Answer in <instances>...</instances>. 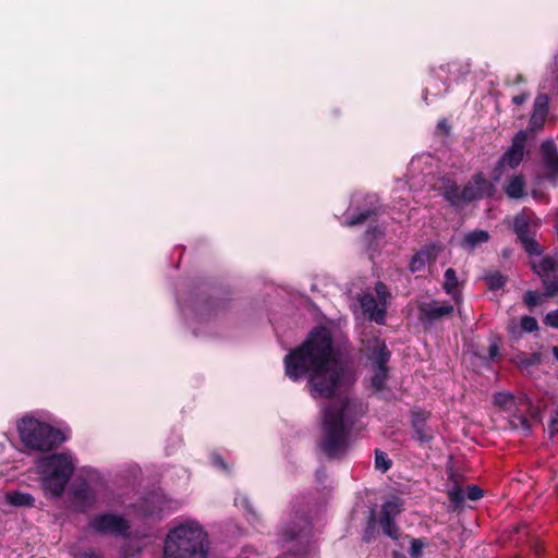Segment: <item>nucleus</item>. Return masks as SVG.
Wrapping results in <instances>:
<instances>
[{"label": "nucleus", "instance_id": "obj_36", "mask_svg": "<svg viewBox=\"0 0 558 558\" xmlns=\"http://www.w3.org/2000/svg\"><path fill=\"white\" fill-rule=\"evenodd\" d=\"M545 119L546 117L533 112L529 124L530 130L533 132L541 130L544 125Z\"/></svg>", "mask_w": 558, "mask_h": 558}, {"label": "nucleus", "instance_id": "obj_14", "mask_svg": "<svg viewBox=\"0 0 558 558\" xmlns=\"http://www.w3.org/2000/svg\"><path fill=\"white\" fill-rule=\"evenodd\" d=\"M541 153L547 171V179L554 181L558 173V153L554 142H544L541 146Z\"/></svg>", "mask_w": 558, "mask_h": 558}, {"label": "nucleus", "instance_id": "obj_32", "mask_svg": "<svg viewBox=\"0 0 558 558\" xmlns=\"http://www.w3.org/2000/svg\"><path fill=\"white\" fill-rule=\"evenodd\" d=\"M376 210H377L376 207H372L364 211H361L356 216H352L350 218V220L348 221V226H355V225L366 221L371 216L376 214Z\"/></svg>", "mask_w": 558, "mask_h": 558}, {"label": "nucleus", "instance_id": "obj_26", "mask_svg": "<svg viewBox=\"0 0 558 558\" xmlns=\"http://www.w3.org/2000/svg\"><path fill=\"white\" fill-rule=\"evenodd\" d=\"M78 499L83 500L84 506L89 505L94 501V494L86 484H83V486L78 490H72V507L74 506V501Z\"/></svg>", "mask_w": 558, "mask_h": 558}, {"label": "nucleus", "instance_id": "obj_41", "mask_svg": "<svg viewBox=\"0 0 558 558\" xmlns=\"http://www.w3.org/2000/svg\"><path fill=\"white\" fill-rule=\"evenodd\" d=\"M373 529H374V518H371L369 523H368V529L366 530V532L364 534V539L366 542H371V539H372V532L369 530H373Z\"/></svg>", "mask_w": 558, "mask_h": 558}, {"label": "nucleus", "instance_id": "obj_12", "mask_svg": "<svg viewBox=\"0 0 558 558\" xmlns=\"http://www.w3.org/2000/svg\"><path fill=\"white\" fill-rule=\"evenodd\" d=\"M526 132L520 131L513 138L511 147L501 157L499 165L501 167H509L511 169L518 167L523 159L524 146L526 142Z\"/></svg>", "mask_w": 558, "mask_h": 558}, {"label": "nucleus", "instance_id": "obj_49", "mask_svg": "<svg viewBox=\"0 0 558 558\" xmlns=\"http://www.w3.org/2000/svg\"><path fill=\"white\" fill-rule=\"evenodd\" d=\"M554 356L558 360V347L553 348Z\"/></svg>", "mask_w": 558, "mask_h": 558}, {"label": "nucleus", "instance_id": "obj_29", "mask_svg": "<svg viewBox=\"0 0 558 558\" xmlns=\"http://www.w3.org/2000/svg\"><path fill=\"white\" fill-rule=\"evenodd\" d=\"M548 96L546 94H539L534 101V113H538L539 116H547L548 112Z\"/></svg>", "mask_w": 558, "mask_h": 558}, {"label": "nucleus", "instance_id": "obj_7", "mask_svg": "<svg viewBox=\"0 0 558 558\" xmlns=\"http://www.w3.org/2000/svg\"><path fill=\"white\" fill-rule=\"evenodd\" d=\"M366 354L373 367L371 385L376 392H380L388 377L386 364L390 359V352L383 340L374 338L366 343Z\"/></svg>", "mask_w": 558, "mask_h": 558}, {"label": "nucleus", "instance_id": "obj_30", "mask_svg": "<svg viewBox=\"0 0 558 558\" xmlns=\"http://www.w3.org/2000/svg\"><path fill=\"white\" fill-rule=\"evenodd\" d=\"M391 461L388 456L380 450H375V468L381 472H386L390 469Z\"/></svg>", "mask_w": 558, "mask_h": 558}, {"label": "nucleus", "instance_id": "obj_37", "mask_svg": "<svg viewBox=\"0 0 558 558\" xmlns=\"http://www.w3.org/2000/svg\"><path fill=\"white\" fill-rule=\"evenodd\" d=\"M465 492V497L470 500H477L483 496V490L475 485L468 486Z\"/></svg>", "mask_w": 558, "mask_h": 558}, {"label": "nucleus", "instance_id": "obj_10", "mask_svg": "<svg viewBox=\"0 0 558 558\" xmlns=\"http://www.w3.org/2000/svg\"><path fill=\"white\" fill-rule=\"evenodd\" d=\"M514 231L524 250L530 255H541L542 248L534 239V231L531 226V218L526 214H520L514 218Z\"/></svg>", "mask_w": 558, "mask_h": 558}, {"label": "nucleus", "instance_id": "obj_11", "mask_svg": "<svg viewBox=\"0 0 558 558\" xmlns=\"http://www.w3.org/2000/svg\"><path fill=\"white\" fill-rule=\"evenodd\" d=\"M494 185L481 173L472 177V179L464 186V199L470 203L475 199H482L492 194Z\"/></svg>", "mask_w": 558, "mask_h": 558}, {"label": "nucleus", "instance_id": "obj_17", "mask_svg": "<svg viewBox=\"0 0 558 558\" xmlns=\"http://www.w3.org/2000/svg\"><path fill=\"white\" fill-rule=\"evenodd\" d=\"M436 259L435 255V246L434 245H425L418 252H416L410 262V270L412 272L420 271L424 269L427 263L434 262Z\"/></svg>", "mask_w": 558, "mask_h": 558}, {"label": "nucleus", "instance_id": "obj_4", "mask_svg": "<svg viewBox=\"0 0 558 558\" xmlns=\"http://www.w3.org/2000/svg\"><path fill=\"white\" fill-rule=\"evenodd\" d=\"M17 433L24 448L35 453L54 451L66 440L60 428L32 416H25L17 422Z\"/></svg>", "mask_w": 558, "mask_h": 558}, {"label": "nucleus", "instance_id": "obj_34", "mask_svg": "<svg viewBox=\"0 0 558 558\" xmlns=\"http://www.w3.org/2000/svg\"><path fill=\"white\" fill-rule=\"evenodd\" d=\"M542 298L545 296L534 291H527L523 296V301L529 307H534L541 303Z\"/></svg>", "mask_w": 558, "mask_h": 558}, {"label": "nucleus", "instance_id": "obj_2", "mask_svg": "<svg viewBox=\"0 0 558 558\" xmlns=\"http://www.w3.org/2000/svg\"><path fill=\"white\" fill-rule=\"evenodd\" d=\"M360 405L347 397L332 401L323 410L320 448L331 459L340 458L349 448V436Z\"/></svg>", "mask_w": 558, "mask_h": 558}, {"label": "nucleus", "instance_id": "obj_24", "mask_svg": "<svg viewBox=\"0 0 558 558\" xmlns=\"http://www.w3.org/2000/svg\"><path fill=\"white\" fill-rule=\"evenodd\" d=\"M445 198L453 206H461L466 204V199H464V187L461 190L457 185H450L445 189L444 192Z\"/></svg>", "mask_w": 558, "mask_h": 558}, {"label": "nucleus", "instance_id": "obj_47", "mask_svg": "<svg viewBox=\"0 0 558 558\" xmlns=\"http://www.w3.org/2000/svg\"><path fill=\"white\" fill-rule=\"evenodd\" d=\"M524 80H523V76L521 74H518L515 76V80H514V83H522Z\"/></svg>", "mask_w": 558, "mask_h": 558}, {"label": "nucleus", "instance_id": "obj_45", "mask_svg": "<svg viewBox=\"0 0 558 558\" xmlns=\"http://www.w3.org/2000/svg\"><path fill=\"white\" fill-rule=\"evenodd\" d=\"M437 129L442 131L445 134H447L449 132V125L447 124V122L445 120H442L438 123Z\"/></svg>", "mask_w": 558, "mask_h": 558}, {"label": "nucleus", "instance_id": "obj_1", "mask_svg": "<svg viewBox=\"0 0 558 558\" xmlns=\"http://www.w3.org/2000/svg\"><path fill=\"white\" fill-rule=\"evenodd\" d=\"M286 375L296 381L308 376V391L314 398L329 399L352 383L351 375L338 361L328 329L315 328L307 340L284 357Z\"/></svg>", "mask_w": 558, "mask_h": 558}, {"label": "nucleus", "instance_id": "obj_50", "mask_svg": "<svg viewBox=\"0 0 558 558\" xmlns=\"http://www.w3.org/2000/svg\"><path fill=\"white\" fill-rule=\"evenodd\" d=\"M496 352H497V348L494 347V348H490V356H495L496 355Z\"/></svg>", "mask_w": 558, "mask_h": 558}, {"label": "nucleus", "instance_id": "obj_3", "mask_svg": "<svg viewBox=\"0 0 558 558\" xmlns=\"http://www.w3.org/2000/svg\"><path fill=\"white\" fill-rule=\"evenodd\" d=\"M207 533L197 521L179 523L165 538L163 558H207Z\"/></svg>", "mask_w": 558, "mask_h": 558}, {"label": "nucleus", "instance_id": "obj_46", "mask_svg": "<svg viewBox=\"0 0 558 558\" xmlns=\"http://www.w3.org/2000/svg\"><path fill=\"white\" fill-rule=\"evenodd\" d=\"M165 509H166V508H165V506H163V505H160V506L158 507V509H156V510H151V512H150V513L153 514V513H157V512H162Z\"/></svg>", "mask_w": 558, "mask_h": 558}, {"label": "nucleus", "instance_id": "obj_39", "mask_svg": "<svg viewBox=\"0 0 558 558\" xmlns=\"http://www.w3.org/2000/svg\"><path fill=\"white\" fill-rule=\"evenodd\" d=\"M234 505L236 507H242L246 510H250L251 507H250V502H248V499L246 498V496L244 495H241V496H238L234 498Z\"/></svg>", "mask_w": 558, "mask_h": 558}, {"label": "nucleus", "instance_id": "obj_22", "mask_svg": "<svg viewBox=\"0 0 558 558\" xmlns=\"http://www.w3.org/2000/svg\"><path fill=\"white\" fill-rule=\"evenodd\" d=\"M534 271L543 278H547L549 272L558 268V262L551 256H546L538 262L532 264Z\"/></svg>", "mask_w": 558, "mask_h": 558}, {"label": "nucleus", "instance_id": "obj_19", "mask_svg": "<svg viewBox=\"0 0 558 558\" xmlns=\"http://www.w3.org/2000/svg\"><path fill=\"white\" fill-rule=\"evenodd\" d=\"M489 240V233L485 230H474L466 233L461 242V246L465 250L473 251Z\"/></svg>", "mask_w": 558, "mask_h": 558}, {"label": "nucleus", "instance_id": "obj_25", "mask_svg": "<svg viewBox=\"0 0 558 558\" xmlns=\"http://www.w3.org/2000/svg\"><path fill=\"white\" fill-rule=\"evenodd\" d=\"M401 511V506L398 499L386 501L380 511L379 519L395 520Z\"/></svg>", "mask_w": 558, "mask_h": 558}, {"label": "nucleus", "instance_id": "obj_53", "mask_svg": "<svg viewBox=\"0 0 558 558\" xmlns=\"http://www.w3.org/2000/svg\"><path fill=\"white\" fill-rule=\"evenodd\" d=\"M71 469H72V472H73L74 471V465L73 464L71 465Z\"/></svg>", "mask_w": 558, "mask_h": 558}, {"label": "nucleus", "instance_id": "obj_28", "mask_svg": "<svg viewBox=\"0 0 558 558\" xmlns=\"http://www.w3.org/2000/svg\"><path fill=\"white\" fill-rule=\"evenodd\" d=\"M485 280L489 289L498 290L502 288L507 281L506 277L501 275L499 271L489 272L485 276Z\"/></svg>", "mask_w": 558, "mask_h": 558}, {"label": "nucleus", "instance_id": "obj_15", "mask_svg": "<svg viewBox=\"0 0 558 558\" xmlns=\"http://www.w3.org/2000/svg\"><path fill=\"white\" fill-rule=\"evenodd\" d=\"M508 332L513 338H520L523 332H533L538 329L537 320L532 316H523L520 322L511 319L507 326Z\"/></svg>", "mask_w": 558, "mask_h": 558}, {"label": "nucleus", "instance_id": "obj_20", "mask_svg": "<svg viewBox=\"0 0 558 558\" xmlns=\"http://www.w3.org/2000/svg\"><path fill=\"white\" fill-rule=\"evenodd\" d=\"M542 361L539 353H520L515 356L514 362L518 367L525 373H530L533 367L537 366Z\"/></svg>", "mask_w": 558, "mask_h": 558}, {"label": "nucleus", "instance_id": "obj_52", "mask_svg": "<svg viewBox=\"0 0 558 558\" xmlns=\"http://www.w3.org/2000/svg\"><path fill=\"white\" fill-rule=\"evenodd\" d=\"M300 521H301L304 525H306V524H307L306 520H305V519H303V518H301V519H300Z\"/></svg>", "mask_w": 558, "mask_h": 558}, {"label": "nucleus", "instance_id": "obj_23", "mask_svg": "<svg viewBox=\"0 0 558 558\" xmlns=\"http://www.w3.org/2000/svg\"><path fill=\"white\" fill-rule=\"evenodd\" d=\"M524 189L525 182L523 177L515 175L507 183L505 192L510 198L518 199L525 195Z\"/></svg>", "mask_w": 558, "mask_h": 558}, {"label": "nucleus", "instance_id": "obj_16", "mask_svg": "<svg viewBox=\"0 0 558 558\" xmlns=\"http://www.w3.org/2000/svg\"><path fill=\"white\" fill-rule=\"evenodd\" d=\"M412 424L414 429V438L418 442L427 444L432 440L433 433L426 425V415L424 412H414Z\"/></svg>", "mask_w": 558, "mask_h": 558}, {"label": "nucleus", "instance_id": "obj_21", "mask_svg": "<svg viewBox=\"0 0 558 558\" xmlns=\"http://www.w3.org/2000/svg\"><path fill=\"white\" fill-rule=\"evenodd\" d=\"M5 500L15 507H28L32 508L35 506V498L28 494L23 492H11L5 495Z\"/></svg>", "mask_w": 558, "mask_h": 558}, {"label": "nucleus", "instance_id": "obj_9", "mask_svg": "<svg viewBox=\"0 0 558 558\" xmlns=\"http://www.w3.org/2000/svg\"><path fill=\"white\" fill-rule=\"evenodd\" d=\"M89 529L101 535L125 537L129 534V521L117 513L106 512L95 515L89 521Z\"/></svg>", "mask_w": 558, "mask_h": 558}, {"label": "nucleus", "instance_id": "obj_44", "mask_svg": "<svg viewBox=\"0 0 558 558\" xmlns=\"http://www.w3.org/2000/svg\"><path fill=\"white\" fill-rule=\"evenodd\" d=\"M213 461H214L215 465H218V466H220L222 469H226V463L223 462V460H222V458L220 456H215L213 458Z\"/></svg>", "mask_w": 558, "mask_h": 558}, {"label": "nucleus", "instance_id": "obj_31", "mask_svg": "<svg viewBox=\"0 0 558 558\" xmlns=\"http://www.w3.org/2000/svg\"><path fill=\"white\" fill-rule=\"evenodd\" d=\"M543 286L545 288V292L543 295L545 298H551L558 293V276L554 278H543Z\"/></svg>", "mask_w": 558, "mask_h": 558}, {"label": "nucleus", "instance_id": "obj_27", "mask_svg": "<svg viewBox=\"0 0 558 558\" xmlns=\"http://www.w3.org/2000/svg\"><path fill=\"white\" fill-rule=\"evenodd\" d=\"M378 522L385 535L392 539H398L400 533L395 520L379 519Z\"/></svg>", "mask_w": 558, "mask_h": 558}, {"label": "nucleus", "instance_id": "obj_6", "mask_svg": "<svg viewBox=\"0 0 558 558\" xmlns=\"http://www.w3.org/2000/svg\"><path fill=\"white\" fill-rule=\"evenodd\" d=\"M495 403L509 412V425L512 429L527 436L532 424L541 421V411L525 397H514L508 392H498L494 397Z\"/></svg>", "mask_w": 558, "mask_h": 558}, {"label": "nucleus", "instance_id": "obj_13", "mask_svg": "<svg viewBox=\"0 0 558 558\" xmlns=\"http://www.w3.org/2000/svg\"><path fill=\"white\" fill-rule=\"evenodd\" d=\"M420 319L424 323H434L444 317L450 316L454 307L450 304H440L438 301L423 303L420 305Z\"/></svg>", "mask_w": 558, "mask_h": 558}, {"label": "nucleus", "instance_id": "obj_42", "mask_svg": "<svg viewBox=\"0 0 558 558\" xmlns=\"http://www.w3.org/2000/svg\"><path fill=\"white\" fill-rule=\"evenodd\" d=\"M300 534L299 531H296L295 529H292L291 531H284L283 535L287 539H293L295 537H298V535Z\"/></svg>", "mask_w": 558, "mask_h": 558}, {"label": "nucleus", "instance_id": "obj_43", "mask_svg": "<svg viewBox=\"0 0 558 558\" xmlns=\"http://www.w3.org/2000/svg\"><path fill=\"white\" fill-rule=\"evenodd\" d=\"M555 424H556V418L551 417L550 418V422H549V425H548V433H549V436L550 437H554L555 433H556V428H555Z\"/></svg>", "mask_w": 558, "mask_h": 558}, {"label": "nucleus", "instance_id": "obj_48", "mask_svg": "<svg viewBox=\"0 0 558 558\" xmlns=\"http://www.w3.org/2000/svg\"><path fill=\"white\" fill-rule=\"evenodd\" d=\"M278 558H299V557L295 555H292V554H284L282 557H278Z\"/></svg>", "mask_w": 558, "mask_h": 558}, {"label": "nucleus", "instance_id": "obj_51", "mask_svg": "<svg viewBox=\"0 0 558 558\" xmlns=\"http://www.w3.org/2000/svg\"><path fill=\"white\" fill-rule=\"evenodd\" d=\"M150 498H151L153 501H155V500L159 501L160 500V496H158V495H154Z\"/></svg>", "mask_w": 558, "mask_h": 558}, {"label": "nucleus", "instance_id": "obj_35", "mask_svg": "<svg viewBox=\"0 0 558 558\" xmlns=\"http://www.w3.org/2000/svg\"><path fill=\"white\" fill-rule=\"evenodd\" d=\"M425 543L421 538H413L411 541L410 555L412 558H420L423 553Z\"/></svg>", "mask_w": 558, "mask_h": 558}, {"label": "nucleus", "instance_id": "obj_40", "mask_svg": "<svg viewBox=\"0 0 558 558\" xmlns=\"http://www.w3.org/2000/svg\"><path fill=\"white\" fill-rule=\"evenodd\" d=\"M530 97V94L527 93H522L520 95H517L512 98V102L517 106H520L522 104H524Z\"/></svg>", "mask_w": 558, "mask_h": 558}, {"label": "nucleus", "instance_id": "obj_18", "mask_svg": "<svg viewBox=\"0 0 558 558\" xmlns=\"http://www.w3.org/2000/svg\"><path fill=\"white\" fill-rule=\"evenodd\" d=\"M442 288L448 294L452 296L457 304L462 302V293L459 289V280L454 269L448 268L445 271Z\"/></svg>", "mask_w": 558, "mask_h": 558}, {"label": "nucleus", "instance_id": "obj_33", "mask_svg": "<svg viewBox=\"0 0 558 558\" xmlns=\"http://www.w3.org/2000/svg\"><path fill=\"white\" fill-rule=\"evenodd\" d=\"M449 499L456 506H460L463 504L465 499V492L461 487H453L448 493Z\"/></svg>", "mask_w": 558, "mask_h": 558}, {"label": "nucleus", "instance_id": "obj_8", "mask_svg": "<svg viewBox=\"0 0 558 558\" xmlns=\"http://www.w3.org/2000/svg\"><path fill=\"white\" fill-rule=\"evenodd\" d=\"M376 296L372 293H363L359 296V302L363 314L378 325L385 324L387 301L390 295L388 288L383 282L375 284Z\"/></svg>", "mask_w": 558, "mask_h": 558}, {"label": "nucleus", "instance_id": "obj_38", "mask_svg": "<svg viewBox=\"0 0 558 558\" xmlns=\"http://www.w3.org/2000/svg\"><path fill=\"white\" fill-rule=\"evenodd\" d=\"M545 325L558 328V310L549 312L544 319Z\"/></svg>", "mask_w": 558, "mask_h": 558}, {"label": "nucleus", "instance_id": "obj_5", "mask_svg": "<svg viewBox=\"0 0 558 558\" xmlns=\"http://www.w3.org/2000/svg\"><path fill=\"white\" fill-rule=\"evenodd\" d=\"M37 468L45 495L60 497L70 482V454L61 452L43 457L37 461Z\"/></svg>", "mask_w": 558, "mask_h": 558}]
</instances>
